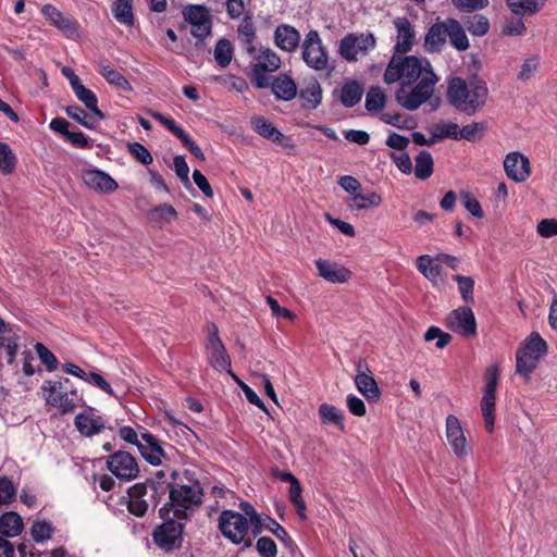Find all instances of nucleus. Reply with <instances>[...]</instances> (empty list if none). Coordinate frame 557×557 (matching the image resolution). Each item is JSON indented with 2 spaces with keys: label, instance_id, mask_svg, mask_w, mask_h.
Instances as JSON below:
<instances>
[{
  "label": "nucleus",
  "instance_id": "1",
  "mask_svg": "<svg viewBox=\"0 0 557 557\" xmlns=\"http://www.w3.org/2000/svg\"><path fill=\"white\" fill-rule=\"evenodd\" d=\"M190 472L185 471L187 483H176L170 490V502L160 508L161 518H169L170 513L174 519L188 518L201 504L202 488L200 483L189 478Z\"/></svg>",
  "mask_w": 557,
  "mask_h": 557
},
{
  "label": "nucleus",
  "instance_id": "2",
  "mask_svg": "<svg viewBox=\"0 0 557 557\" xmlns=\"http://www.w3.org/2000/svg\"><path fill=\"white\" fill-rule=\"evenodd\" d=\"M487 95L488 89L485 82L475 79L467 84L460 77L453 78L447 90L449 102L469 115L485 106Z\"/></svg>",
  "mask_w": 557,
  "mask_h": 557
},
{
  "label": "nucleus",
  "instance_id": "3",
  "mask_svg": "<svg viewBox=\"0 0 557 557\" xmlns=\"http://www.w3.org/2000/svg\"><path fill=\"white\" fill-rule=\"evenodd\" d=\"M426 72H433V70L425 58L416 55L393 57L385 70L384 82L386 84L398 82L400 86L413 84L422 79Z\"/></svg>",
  "mask_w": 557,
  "mask_h": 557
},
{
  "label": "nucleus",
  "instance_id": "4",
  "mask_svg": "<svg viewBox=\"0 0 557 557\" xmlns=\"http://www.w3.org/2000/svg\"><path fill=\"white\" fill-rule=\"evenodd\" d=\"M546 352V342L539 333H531L516 352V372L523 376L525 382H529L532 372Z\"/></svg>",
  "mask_w": 557,
  "mask_h": 557
},
{
  "label": "nucleus",
  "instance_id": "5",
  "mask_svg": "<svg viewBox=\"0 0 557 557\" xmlns=\"http://www.w3.org/2000/svg\"><path fill=\"white\" fill-rule=\"evenodd\" d=\"M437 82L438 78L434 72H426L416 86L412 84L400 86L395 95L396 100L407 110H417L431 98Z\"/></svg>",
  "mask_w": 557,
  "mask_h": 557
},
{
  "label": "nucleus",
  "instance_id": "6",
  "mask_svg": "<svg viewBox=\"0 0 557 557\" xmlns=\"http://www.w3.org/2000/svg\"><path fill=\"white\" fill-rule=\"evenodd\" d=\"M250 522L244 515L234 510H224L219 517V529L223 536L235 545H251L248 536Z\"/></svg>",
  "mask_w": 557,
  "mask_h": 557
},
{
  "label": "nucleus",
  "instance_id": "7",
  "mask_svg": "<svg viewBox=\"0 0 557 557\" xmlns=\"http://www.w3.org/2000/svg\"><path fill=\"white\" fill-rule=\"evenodd\" d=\"M70 383L69 379L62 381L48 380L41 385V393L48 406L57 408L61 413L72 412L78 403L75 389L63 391V384Z\"/></svg>",
  "mask_w": 557,
  "mask_h": 557
},
{
  "label": "nucleus",
  "instance_id": "8",
  "mask_svg": "<svg viewBox=\"0 0 557 557\" xmlns=\"http://www.w3.org/2000/svg\"><path fill=\"white\" fill-rule=\"evenodd\" d=\"M206 355L209 364L216 371H226L231 375V357L228 356L224 344L222 343L218 326L211 324L208 327V337L206 342Z\"/></svg>",
  "mask_w": 557,
  "mask_h": 557
},
{
  "label": "nucleus",
  "instance_id": "9",
  "mask_svg": "<svg viewBox=\"0 0 557 557\" xmlns=\"http://www.w3.org/2000/svg\"><path fill=\"white\" fill-rule=\"evenodd\" d=\"M302 59L305 63L315 70L324 71L329 66V53L317 30H310L302 42Z\"/></svg>",
  "mask_w": 557,
  "mask_h": 557
},
{
  "label": "nucleus",
  "instance_id": "10",
  "mask_svg": "<svg viewBox=\"0 0 557 557\" xmlns=\"http://www.w3.org/2000/svg\"><path fill=\"white\" fill-rule=\"evenodd\" d=\"M374 47L375 38L372 34H348L339 42V54L346 61H356L367 55Z\"/></svg>",
  "mask_w": 557,
  "mask_h": 557
},
{
  "label": "nucleus",
  "instance_id": "11",
  "mask_svg": "<svg viewBox=\"0 0 557 557\" xmlns=\"http://www.w3.org/2000/svg\"><path fill=\"white\" fill-rule=\"evenodd\" d=\"M445 436L453 454L458 459H465L471 454L472 446L459 419L454 414H448L445 419Z\"/></svg>",
  "mask_w": 557,
  "mask_h": 557
},
{
  "label": "nucleus",
  "instance_id": "12",
  "mask_svg": "<svg viewBox=\"0 0 557 557\" xmlns=\"http://www.w3.org/2000/svg\"><path fill=\"white\" fill-rule=\"evenodd\" d=\"M184 20L191 26V34L205 39L211 34L212 21L209 10L200 4H190L183 10Z\"/></svg>",
  "mask_w": 557,
  "mask_h": 557
},
{
  "label": "nucleus",
  "instance_id": "13",
  "mask_svg": "<svg viewBox=\"0 0 557 557\" xmlns=\"http://www.w3.org/2000/svg\"><path fill=\"white\" fill-rule=\"evenodd\" d=\"M108 470L119 480L131 481L139 473L136 458L123 450L115 451L107 458Z\"/></svg>",
  "mask_w": 557,
  "mask_h": 557
},
{
  "label": "nucleus",
  "instance_id": "14",
  "mask_svg": "<svg viewBox=\"0 0 557 557\" xmlns=\"http://www.w3.org/2000/svg\"><path fill=\"white\" fill-rule=\"evenodd\" d=\"M447 329L456 334L472 337L476 335V321L469 307H459L448 313L445 319Z\"/></svg>",
  "mask_w": 557,
  "mask_h": 557
},
{
  "label": "nucleus",
  "instance_id": "15",
  "mask_svg": "<svg viewBox=\"0 0 557 557\" xmlns=\"http://www.w3.org/2000/svg\"><path fill=\"white\" fill-rule=\"evenodd\" d=\"M165 522L158 527L153 532L154 543L164 550H171L181 541L182 524L173 519V515L163 518Z\"/></svg>",
  "mask_w": 557,
  "mask_h": 557
},
{
  "label": "nucleus",
  "instance_id": "16",
  "mask_svg": "<svg viewBox=\"0 0 557 557\" xmlns=\"http://www.w3.org/2000/svg\"><path fill=\"white\" fill-rule=\"evenodd\" d=\"M357 374L355 376V385L357 389L369 400L376 401L381 396L380 388L370 371L367 362L360 359L357 362Z\"/></svg>",
  "mask_w": 557,
  "mask_h": 557
},
{
  "label": "nucleus",
  "instance_id": "17",
  "mask_svg": "<svg viewBox=\"0 0 557 557\" xmlns=\"http://www.w3.org/2000/svg\"><path fill=\"white\" fill-rule=\"evenodd\" d=\"M504 170L506 175L516 183H522L531 175L529 159L518 151L509 152L505 157Z\"/></svg>",
  "mask_w": 557,
  "mask_h": 557
},
{
  "label": "nucleus",
  "instance_id": "18",
  "mask_svg": "<svg viewBox=\"0 0 557 557\" xmlns=\"http://www.w3.org/2000/svg\"><path fill=\"white\" fill-rule=\"evenodd\" d=\"M82 180L89 189L100 194H111L119 187L113 177L98 169L83 170Z\"/></svg>",
  "mask_w": 557,
  "mask_h": 557
},
{
  "label": "nucleus",
  "instance_id": "19",
  "mask_svg": "<svg viewBox=\"0 0 557 557\" xmlns=\"http://www.w3.org/2000/svg\"><path fill=\"white\" fill-rule=\"evenodd\" d=\"M250 125L252 129L258 133L260 136L272 140L275 144L281 145L282 147L286 149H293L294 143L293 140L285 136L283 133H281L272 122L268 121L263 116H252L250 119Z\"/></svg>",
  "mask_w": 557,
  "mask_h": 557
},
{
  "label": "nucleus",
  "instance_id": "20",
  "mask_svg": "<svg viewBox=\"0 0 557 557\" xmlns=\"http://www.w3.org/2000/svg\"><path fill=\"white\" fill-rule=\"evenodd\" d=\"M45 18L66 37L74 38L77 36V24L75 21L64 16L60 10L51 4H45L41 8Z\"/></svg>",
  "mask_w": 557,
  "mask_h": 557
},
{
  "label": "nucleus",
  "instance_id": "21",
  "mask_svg": "<svg viewBox=\"0 0 557 557\" xmlns=\"http://www.w3.org/2000/svg\"><path fill=\"white\" fill-rule=\"evenodd\" d=\"M75 426L77 431L87 437L102 432L106 428L102 417L97 414L94 409L85 410L75 417Z\"/></svg>",
  "mask_w": 557,
  "mask_h": 557
},
{
  "label": "nucleus",
  "instance_id": "22",
  "mask_svg": "<svg viewBox=\"0 0 557 557\" xmlns=\"http://www.w3.org/2000/svg\"><path fill=\"white\" fill-rule=\"evenodd\" d=\"M393 24L396 29L395 50L399 53L410 51L416 40V32L412 24L406 17H397Z\"/></svg>",
  "mask_w": 557,
  "mask_h": 557
},
{
  "label": "nucleus",
  "instance_id": "23",
  "mask_svg": "<svg viewBox=\"0 0 557 557\" xmlns=\"http://www.w3.org/2000/svg\"><path fill=\"white\" fill-rule=\"evenodd\" d=\"M318 274L325 281L342 284L347 282L351 273L344 265L324 259L315 260Z\"/></svg>",
  "mask_w": 557,
  "mask_h": 557
},
{
  "label": "nucleus",
  "instance_id": "24",
  "mask_svg": "<svg viewBox=\"0 0 557 557\" xmlns=\"http://www.w3.org/2000/svg\"><path fill=\"white\" fill-rule=\"evenodd\" d=\"M138 450L146 461L152 466H159L164 457L163 448L159 441L150 433H143L137 443Z\"/></svg>",
  "mask_w": 557,
  "mask_h": 557
},
{
  "label": "nucleus",
  "instance_id": "25",
  "mask_svg": "<svg viewBox=\"0 0 557 557\" xmlns=\"http://www.w3.org/2000/svg\"><path fill=\"white\" fill-rule=\"evenodd\" d=\"M446 40L447 18L437 20L425 33L423 46L428 52H440L445 47Z\"/></svg>",
  "mask_w": 557,
  "mask_h": 557
},
{
  "label": "nucleus",
  "instance_id": "26",
  "mask_svg": "<svg viewBox=\"0 0 557 557\" xmlns=\"http://www.w3.org/2000/svg\"><path fill=\"white\" fill-rule=\"evenodd\" d=\"M418 271L433 285H438L444 281L442 267L437 263L436 256L429 255L419 256L416 260Z\"/></svg>",
  "mask_w": 557,
  "mask_h": 557
},
{
  "label": "nucleus",
  "instance_id": "27",
  "mask_svg": "<svg viewBox=\"0 0 557 557\" xmlns=\"http://www.w3.org/2000/svg\"><path fill=\"white\" fill-rule=\"evenodd\" d=\"M274 40L280 49L293 52L299 45L300 34L295 27L284 24L276 27Z\"/></svg>",
  "mask_w": 557,
  "mask_h": 557
},
{
  "label": "nucleus",
  "instance_id": "28",
  "mask_svg": "<svg viewBox=\"0 0 557 557\" xmlns=\"http://www.w3.org/2000/svg\"><path fill=\"white\" fill-rule=\"evenodd\" d=\"M447 38L458 51H466L470 47L469 39L462 25L455 18H447Z\"/></svg>",
  "mask_w": 557,
  "mask_h": 557
},
{
  "label": "nucleus",
  "instance_id": "29",
  "mask_svg": "<svg viewBox=\"0 0 557 557\" xmlns=\"http://www.w3.org/2000/svg\"><path fill=\"white\" fill-rule=\"evenodd\" d=\"M272 91L277 99L289 101L297 95L295 82L286 74H281L272 82Z\"/></svg>",
  "mask_w": 557,
  "mask_h": 557
},
{
  "label": "nucleus",
  "instance_id": "30",
  "mask_svg": "<svg viewBox=\"0 0 557 557\" xmlns=\"http://www.w3.org/2000/svg\"><path fill=\"white\" fill-rule=\"evenodd\" d=\"M253 59L257 71L274 72L281 66L280 57L270 48H260Z\"/></svg>",
  "mask_w": 557,
  "mask_h": 557
},
{
  "label": "nucleus",
  "instance_id": "31",
  "mask_svg": "<svg viewBox=\"0 0 557 557\" xmlns=\"http://www.w3.org/2000/svg\"><path fill=\"white\" fill-rule=\"evenodd\" d=\"M299 99L301 107L307 110L315 109L322 100V89L318 81H310L304 89H301Z\"/></svg>",
  "mask_w": 557,
  "mask_h": 557
},
{
  "label": "nucleus",
  "instance_id": "32",
  "mask_svg": "<svg viewBox=\"0 0 557 557\" xmlns=\"http://www.w3.org/2000/svg\"><path fill=\"white\" fill-rule=\"evenodd\" d=\"M146 487L139 484L132 486L128 491V511L137 517H141L148 509L147 502L143 498Z\"/></svg>",
  "mask_w": 557,
  "mask_h": 557
},
{
  "label": "nucleus",
  "instance_id": "33",
  "mask_svg": "<svg viewBox=\"0 0 557 557\" xmlns=\"http://www.w3.org/2000/svg\"><path fill=\"white\" fill-rule=\"evenodd\" d=\"M23 519L20 515L10 511L0 517V533L8 537H14L23 531Z\"/></svg>",
  "mask_w": 557,
  "mask_h": 557
},
{
  "label": "nucleus",
  "instance_id": "34",
  "mask_svg": "<svg viewBox=\"0 0 557 557\" xmlns=\"http://www.w3.org/2000/svg\"><path fill=\"white\" fill-rule=\"evenodd\" d=\"M73 91L77 99L82 101L98 120H102L104 117V114L98 109V99L90 89L86 88L83 84H79L73 88Z\"/></svg>",
  "mask_w": 557,
  "mask_h": 557
},
{
  "label": "nucleus",
  "instance_id": "35",
  "mask_svg": "<svg viewBox=\"0 0 557 557\" xmlns=\"http://www.w3.org/2000/svg\"><path fill=\"white\" fill-rule=\"evenodd\" d=\"M546 0H507V5L516 15L533 14L542 10Z\"/></svg>",
  "mask_w": 557,
  "mask_h": 557
},
{
  "label": "nucleus",
  "instance_id": "36",
  "mask_svg": "<svg viewBox=\"0 0 557 557\" xmlns=\"http://www.w3.org/2000/svg\"><path fill=\"white\" fill-rule=\"evenodd\" d=\"M112 14L119 23L133 25V0H115L112 4Z\"/></svg>",
  "mask_w": 557,
  "mask_h": 557
},
{
  "label": "nucleus",
  "instance_id": "37",
  "mask_svg": "<svg viewBox=\"0 0 557 557\" xmlns=\"http://www.w3.org/2000/svg\"><path fill=\"white\" fill-rule=\"evenodd\" d=\"M319 417L324 424H333L344 430V416L342 410L330 404H322L319 407Z\"/></svg>",
  "mask_w": 557,
  "mask_h": 557
},
{
  "label": "nucleus",
  "instance_id": "38",
  "mask_svg": "<svg viewBox=\"0 0 557 557\" xmlns=\"http://www.w3.org/2000/svg\"><path fill=\"white\" fill-rule=\"evenodd\" d=\"M362 94L363 89L359 83L347 82L341 89V101L345 107H354L360 101Z\"/></svg>",
  "mask_w": 557,
  "mask_h": 557
},
{
  "label": "nucleus",
  "instance_id": "39",
  "mask_svg": "<svg viewBox=\"0 0 557 557\" xmlns=\"http://www.w3.org/2000/svg\"><path fill=\"white\" fill-rule=\"evenodd\" d=\"M149 215L153 223H156L159 227H162L164 224L171 223L177 218V211L173 206L162 203L151 210Z\"/></svg>",
  "mask_w": 557,
  "mask_h": 557
},
{
  "label": "nucleus",
  "instance_id": "40",
  "mask_svg": "<svg viewBox=\"0 0 557 557\" xmlns=\"http://www.w3.org/2000/svg\"><path fill=\"white\" fill-rule=\"evenodd\" d=\"M350 208L352 210H364L369 208H376L382 203V197L377 193H370L368 195L355 194L350 199Z\"/></svg>",
  "mask_w": 557,
  "mask_h": 557
},
{
  "label": "nucleus",
  "instance_id": "41",
  "mask_svg": "<svg viewBox=\"0 0 557 557\" xmlns=\"http://www.w3.org/2000/svg\"><path fill=\"white\" fill-rule=\"evenodd\" d=\"M99 72L110 85L124 91H131L133 89L129 82L119 71L109 65H100Z\"/></svg>",
  "mask_w": 557,
  "mask_h": 557
},
{
  "label": "nucleus",
  "instance_id": "42",
  "mask_svg": "<svg viewBox=\"0 0 557 557\" xmlns=\"http://www.w3.org/2000/svg\"><path fill=\"white\" fill-rule=\"evenodd\" d=\"M301 493H302V487L300 485V482H299V480H296L289 486L288 497H289L290 503L294 505L298 517L301 520H306L307 519V515H306L307 507H306V504H305Z\"/></svg>",
  "mask_w": 557,
  "mask_h": 557
},
{
  "label": "nucleus",
  "instance_id": "43",
  "mask_svg": "<svg viewBox=\"0 0 557 557\" xmlns=\"http://www.w3.org/2000/svg\"><path fill=\"white\" fill-rule=\"evenodd\" d=\"M433 158L430 152L421 151L416 157L414 174L420 180L429 178L433 173Z\"/></svg>",
  "mask_w": 557,
  "mask_h": 557
},
{
  "label": "nucleus",
  "instance_id": "44",
  "mask_svg": "<svg viewBox=\"0 0 557 557\" xmlns=\"http://www.w3.org/2000/svg\"><path fill=\"white\" fill-rule=\"evenodd\" d=\"M234 54V49L230 40L220 39L214 48V60L221 67H226Z\"/></svg>",
  "mask_w": 557,
  "mask_h": 557
},
{
  "label": "nucleus",
  "instance_id": "45",
  "mask_svg": "<svg viewBox=\"0 0 557 557\" xmlns=\"http://www.w3.org/2000/svg\"><path fill=\"white\" fill-rule=\"evenodd\" d=\"M465 25L468 32L472 36L482 37L486 35L490 30V22L488 20L481 14H475L473 16L468 17L465 22Z\"/></svg>",
  "mask_w": 557,
  "mask_h": 557
},
{
  "label": "nucleus",
  "instance_id": "46",
  "mask_svg": "<svg viewBox=\"0 0 557 557\" xmlns=\"http://www.w3.org/2000/svg\"><path fill=\"white\" fill-rule=\"evenodd\" d=\"M66 114L71 119L78 122L81 125L87 128H95L100 120H98L94 113L87 114L83 109L77 106H71L66 108Z\"/></svg>",
  "mask_w": 557,
  "mask_h": 557
},
{
  "label": "nucleus",
  "instance_id": "47",
  "mask_svg": "<svg viewBox=\"0 0 557 557\" xmlns=\"http://www.w3.org/2000/svg\"><path fill=\"white\" fill-rule=\"evenodd\" d=\"M0 348H3L8 356V363L15 361L18 348V336L14 326V334H0Z\"/></svg>",
  "mask_w": 557,
  "mask_h": 557
},
{
  "label": "nucleus",
  "instance_id": "48",
  "mask_svg": "<svg viewBox=\"0 0 557 557\" xmlns=\"http://www.w3.org/2000/svg\"><path fill=\"white\" fill-rule=\"evenodd\" d=\"M16 157L10 146L0 141V171L3 174H11L16 166Z\"/></svg>",
  "mask_w": 557,
  "mask_h": 557
},
{
  "label": "nucleus",
  "instance_id": "49",
  "mask_svg": "<svg viewBox=\"0 0 557 557\" xmlns=\"http://www.w3.org/2000/svg\"><path fill=\"white\" fill-rule=\"evenodd\" d=\"M495 397H485L482 396L481 399V412L484 418L485 430L488 433L494 432V422H495Z\"/></svg>",
  "mask_w": 557,
  "mask_h": 557
},
{
  "label": "nucleus",
  "instance_id": "50",
  "mask_svg": "<svg viewBox=\"0 0 557 557\" xmlns=\"http://www.w3.org/2000/svg\"><path fill=\"white\" fill-rule=\"evenodd\" d=\"M540 65L541 61L537 55H530L525 58L521 64L517 78L522 82L530 81L539 71Z\"/></svg>",
  "mask_w": 557,
  "mask_h": 557
},
{
  "label": "nucleus",
  "instance_id": "51",
  "mask_svg": "<svg viewBox=\"0 0 557 557\" xmlns=\"http://www.w3.org/2000/svg\"><path fill=\"white\" fill-rule=\"evenodd\" d=\"M458 284V290L465 302H473V289L474 281L470 276H463L460 274L454 275L453 277Z\"/></svg>",
  "mask_w": 557,
  "mask_h": 557
},
{
  "label": "nucleus",
  "instance_id": "52",
  "mask_svg": "<svg viewBox=\"0 0 557 557\" xmlns=\"http://www.w3.org/2000/svg\"><path fill=\"white\" fill-rule=\"evenodd\" d=\"M451 335L444 332L437 326H430L426 332L424 333V341L431 342L433 339H436V348L443 349L445 348L450 342H451Z\"/></svg>",
  "mask_w": 557,
  "mask_h": 557
},
{
  "label": "nucleus",
  "instance_id": "53",
  "mask_svg": "<svg viewBox=\"0 0 557 557\" xmlns=\"http://www.w3.org/2000/svg\"><path fill=\"white\" fill-rule=\"evenodd\" d=\"M32 537L35 542L47 541L52 535V525L46 520H36L32 525Z\"/></svg>",
  "mask_w": 557,
  "mask_h": 557
},
{
  "label": "nucleus",
  "instance_id": "54",
  "mask_svg": "<svg viewBox=\"0 0 557 557\" xmlns=\"http://www.w3.org/2000/svg\"><path fill=\"white\" fill-rule=\"evenodd\" d=\"M38 358L46 367L47 371L52 372L58 368V360L55 356L41 343H36L34 346Z\"/></svg>",
  "mask_w": 557,
  "mask_h": 557
},
{
  "label": "nucleus",
  "instance_id": "55",
  "mask_svg": "<svg viewBox=\"0 0 557 557\" xmlns=\"http://www.w3.org/2000/svg\"><path fill=\"white\" fill-rule=\"evenodd\" d=\"M385 104V95L381 88H371L366 97V108L369 111H379Z\"/></svg>",
  "mask_w": 557,
  "mask_h": 557
},
{
  "label": "nucleus",
  "instance_id": "56",
  "mask_svg": "<svg viewBox=\"0 0 557 557\" xmlns=\"http://www.w3.org/2000/svg\"><path fill=\"white\" fill-rule=\"evenodd\" d=\"M277 525V522L267 516V515H258L250 522L251 532L257 535L261 533L263 530H268L269 532H274V528Z\"/></svg>",
  "mask_w": 557,
  "mask_h": 557
},
{
  "label": "nucleus",
  "instance_id": "57",
  "mask_svg": "<svg viewBox=\"0 0 557 557\" xmlns=\"http://www.w3.org/2000/svg\"><path fill=\"white\" fill-rule=\"evenodd\" d=\"M485 129L486 125L484 123H470L460 128V132L458 133L459 139L473 141L480 138Z\"/></svg>",
  "mask_w": 557,
  "mask_h": 557
},
{
  "label": "nucleus",
  "instance_id": "58",
  "mask_svg": "<svg viewBox=\"0 0 557 557\" xmlns=\"http://www.w3.org/2000/svg\"><path fill=\"white\" fill-rule=\"evenodd\" d=\"M233 379L236 381L240 389L246 396V399L260 408L262 411L268 413V408L265 407L264 403L260 399V397L255 393L252 388H250L246 383H244L242 380H239L235 374H232Z\"/></svg>",
  "mask_w": 557,
  "mask_h": 557
},
{
  "label": "nucleus",
  "instance_id": "59",
  "mask_svg": "<svg viewBox=\"0 0 557 557\" xmlns=\"http://www.w3.org/2000/svg\"><path fill=\"white\" fill-rule=\"evenodd\" d=\"M128 151L137 161L145 165H148L153 161L149 150L140 143L128 144Z\"/></svg>",
  "mask_w": 557,
  "mask_h": 557
},
{
  "label": "nucleus",
  "instance_id": "60",
  "mask_svg": "<svg viewBox=\"0 0 557 557\" xmlns=\"http://www.w3.org/2000/svg\"><path fill=\"white\" fill-rule=\"evenodd\" d=\"M485 387L483 391V396L485 397H495L497 382H498V369L497 367H491L487 369L485 374Z\"/></svg>",
  "mask_w": 557,
  "mask_h": 557
},
{
  "label": "nucleus",
  "instance_id": "61",
  "mask_svg": "<svg viewBox=\"0 0 557 557\" xmlns=\"http://www.w3.org/2000/svg\"><path fill=\"white\" fill-rule=\"evenodd\" d=\"M256 548L261 557H276V544L270 537H260L257 541Z\"/></svg>",
  "mask_w": 557,
  "mask_h": 557
},
{
  "label": "nucleus",
  "instance_id": "62",
  "mask_svg": "<svg viewBox=\"0 0 557 557\" xmlns=\"http://www.w3.org/2000/svg\"><path fill=\"white\" fill-rule=\"evenodd\" d=\"M527 32V27L522 20H510L507 21L502 29V34L505 36H523Z\"/></svg>",
  "mask_w": 557,
  "mask_h": 557
},
{
  "label": "nucleus",
  "instance_id": "63",
  "mask_svg": "<svg viewBox=\"0 0 557 557\" xmlns=\"http://www.w3.org/2000/svg\"><path fill=\"white\" fill-rule=\"evenodd\" d=\"M86 383L91 384L110 396H115L110 383L99 373L90 372L86 377Z\"/></svg>",
  "mask_w": 557,
  "mask_h": 557
},
{
  "label": "nucleus",
  "instance_id": "64",
  "mask_svg": "<svg viewBox=\"0 0 557 557\" xmlns=\"http://www.w3.org/2000/svg\"><path fill=\"white\" fill-rule=\"evenodd\" d=\"M536 230L542 237L555 236L557 235V220L544 219L539 222Z\"/></svg>",
  "mask_w": 557,
  "mask_h": 557
}]
</instances>
